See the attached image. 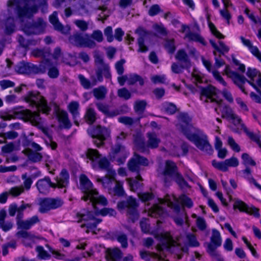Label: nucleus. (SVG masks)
Segmentation results:
<instances>
[{"mask_svg": "<svg viewBox=\"0 0 261 261\" xmlns=\"http://www.w3.org/2000/svg\"><path fill=\"white\" fill-rule=\"evenodd\" d=\"M25 101L32 108H36L38 112H32L25 110H20L13 112L14 117L24 120L25 121H30L33 125L39 126L41 125V117L39 112L48 114L51 108L48 106L45 98L39 93L35 92H29L24 97Z\"/></svg>", "mask_w": 261, "mask_h": 261, "instance_id": "1", "label": "nucleus"}, {"mask_svg": "<svg viewBox=\"0 0 261 261\" xmlns=\"http://www.w3.org/2000/svg\"><path fill=\"white\" fill-rule=\"evenodd\" d=\"M23 0H8L7 3L8 18L6 20V33H12L15 30V20L19 19L20 21L24 18H30L38 11L36 6L31 7L28 4L23 5Z\"/></svg>", "mask_w": 261, "mask_h": 261, "instance_id": "2", "label": "nucleus"}, {"mask_svg": "<svg viewBox=\"0 0 261 261\" xmlns=\"http://www.w3.org/2000/svg\"><path fill=\"white\" fill-rule=\"evenodd\" d=\"M87 158L91 161L93 168L99 167L101 169L108 171L109 174L106 175L103 178H97V181L101 183L105 188H107L109 191L111 190L113 184L117 181L115 178L116 173L114 170L110 168V163L105 158H100L101 155L96 149H88L87 152Z\"/></svg>", "mask_w": 261, "mask_h": 261, "instance_id": "3", "label": "nucleus"}, {"mask_svg": "<svg viewBox=\"0 0 261 261\" xmlns=\"http://www.w3.org/2000/svg\"><path fill=\"white\" fill-rule=\"evenodd\" d=\"M81 189L85 195L82 198L84 201L90 200L91 205L95 208L96 204L102 206L107 205L108 201L106 198L101 195H99L98 192L93 188V185L88 177L84 174L81 175L80 178Z\"/></svg>", "mask_w": 261, "mask_h": 261, "instance_id": "4", "label": "nucleus"}, {"mask_svg": "<svg viewBox=\"0 0 261 261\" xmlns=\"http://www.w3.org/2000/svg\"><path fill=\"white\" fill-rule=\"evenodd\" d=\"M159 201L161 204L166 205L176 214L173 218L177 225L182 226L184 222L187 223L188 216L185 208H181L180 204L177 198L174 196L167 195L164 199H160Z\"/></svg>", "mask_w": 261, "mask_h": 261, "instance_id": "5", "label": "nucleus"}, {"mask_svg": "<svg viewBox=\"0 0 261 261\" xmlns=\"http://www.w3.org/2000/svg\"><path fill=\"white\" fill-rule=\"evenodd\" d=\"M163 175L166 186H169L171 181L174 179L181 188L189 187L188 184L184 179L182 176L178 172L177 166L172 161H166Z\"/></svg>", "mask_w": 261, "mask_h": 261, "instance_id": "6", "label": "nucleus"}, {"mask_svg": "<svg viewBox=\"0 0 261 261\" xmlns=\"http://www.w3.org/2000/svg\"><path fill=\"white\" fill-rule=\"evenodd\" d=\"M138 206L139 203L136 199L132 196H129L117 203L119 211L122 213H125L128 220L133 223L139 219Z\"/></svg>", "mask_w": 261, "mask_h": 261, "instance_id": "7", "label": "nucleus"}, {"mask_svg": "<svg viewBox=\"0 0 261 261\" xmlns=\"http://www.w3.org/2000/svg\"><path fill=\"white\" fill-rule=\"evenodd\" d=\"M187 137L200 150L208 154L212 153V147L209 143L207 137L203 132L199 131L197 134H187Z\"/></svg>", "mask_w": 261, "mask_h": 261, "instance_id": "8", "label": "nucleus"}, {"mask_svg": "<svg viewBox=\"0 0 261 261\" xmlns=\"http://www.w3.org/2000/svg\"><path fill=\"white\" fill-rule=\"evenodd\" d=\"M148 138L147 142V146H145L144 140L139 137L135 140V144L138 149V150L143 153H148L149 150L147 148H150L151 149L156 148L159 146V144L161 142L160 139L158 137L156 134L154 133H147L146 134Z\"/></svg>", "mask_w": 261, "mask_h": 261, "instance_id": "9", "label": "nucleus"}, {"mask_svg": "<svg viewBox=\"0 0 261 261\" xmlns=\"http://www.w3.org/2000/svg\"><path fill=\"white\" fill-rule=\"evenodd\" d=\"M88 134L94 140L93 143L98 147L102 146L104 141L109 136L110 131L105 127L98 125L91 126L87 129Z\"/></svg>", "mask_w": 261, "mask_h": 261, "instance_id": "10", "label": "nucleus"}, {"mask_svg": "<svg viewBox=\"0 0 261 261\" xmlns=\"http://www.w3.org/2000/svg\"><path fill=\"white\" fill-rule=\"evenodd\" d=\"M148 165V160L138 154L135 153L134 156L130 159L127 163L128 169L137 173L136 178L139 180H142L139 173L142 169L141 166H146Z\"/></svg>", "mask_w": 261, "mask_h": 261, "instance_id": "11", "label": "nucleus"}, {"mask_svg": "<svg viewBox=\"0 0 261 261\" xmlns=\"http://www.w3.org/2000/svg\"><path fill=\"white\" fill-rule=\"evenodd\" d=\"M63 203V200L59 197L41 198L39 202L38 211L42 214L46 213L50 210L61 207Z\"/></svg>", "mask_w": 261, "mask_h": 261, "instance_id": "12", "label": "nucleus"}, {"mask_svg": "<svg viewBox=\"0 0 261 261\" xmlns=\"http://www.w3.org/2000/svg\"><path fill=\"white\" fill-rule=\"evenodd\" d=\"M15 70L20 74H39L45 72V67L42 65L38 66L24 62L18 63L15 67Z\"/></svg>", "mask_w": 261, "mask_h": 261, "instance_id": "13", "label": "nucleus"}, {"mask_svg": "<svg viewBox=\"0 0 261 261\" xmlns=\"http://www.w3.org/2000/svg\"><path fill=\"white\" fill-rule=\"evenodd\" d=\"M46 27V22L41 18H38L32 23L26 24L23 31L28 35L39 34L43 32Z\"/></svg>", "mask_w": 261, "mask_h": 261, "instance_id": "14", "label": "nucleus"}, {"mask_svg": "<svg viewBox=\"0 0 261 261\" xmlns=\"http://www.w3.org/2000/svg\"><path fill=\"white\" fill-rule=\"evenodd\" d=\"M229 74L230 78L232 80L234 83L239 87L244 93L247 94L243 86V85L247 82L256 90L258 93L261 94V90L252 81L248 80L244 75H242L237 72H230Z\"/></svg>", "mask_w": 261, "mask_h": 261, "instance_id": "15", "label": "nucleus"}, {"mask_svg": "<svg viewBox=\"0 0 261 261\" xmlns=\"http://www.w3.org/2000/svg\"><path fill=\"white\" fill-rule=\"evenodd\" d=\"M96 214L92 212H87L86 214L77 213V216L81 219L78 222L82 221H86L87 223L82 224L81 227H86L88 228L92 229L95 228L97 225L101 222L100 220L95 218Z\"/></svg>", "mask_w": 261, "mask_h": 261, "instance_id": "16", "label": "nucleus"}, {"mask_svg": "<svg viewBox=\"0 0 261 261\" xmlns=\"http://www.w3.org/2000/svg\"><path fill=\"white\" fill-rule=\"evenodd\" d=\"M112 149L114 155L113 158H111V160L113 162H115L119 165L124 164L128 154L125 147L118 142Z\"/></svg>", "mask_w": 261, "mask_h": 261, "instance_id": "17", "label": "nucleus"}, {"mask_svg": "<svg viewBox=\"0 0 261 261\" xmlns=\"http://www.w3.org/2000/svg\"><path fill=\"white\" fill-rule=\"evenodd\" d=\"M230 119L232 120V123L234 125L240 124L241 129H243L247 136L253 141L255 142L258 146L261 148L260 136L258 134H254L253 132H250L245 125L242 123L241 118L236 114H234V117H232Z\"/></svg>", "mask_w": 261, "mask_h": 261, "instance_id": "18", "label": "nucleus"}, {"mask_svg": "<svg viewBox=\"0 0 261 261\" xmlns=\"http://www.w3.org/2000/svg\"><path fill=\"white\" fill-rule=\"evenodd\" d=\"M217 95V89L213 86L210 85L206 87L201 88L200 99L205 102H208L210 100L211 102H216L220 105L222 100H217L214 97Z\"/></svg>", "mask_w": 261, "mask_h": 261, "instance_id": "19", "label": "nucleus"}, {"mask_svg": "<svg viewBox=\"0 0 261 261\" xmlns=\"http://www.w3.org/2000/svg\"><path fill=\"white\" fill-rule=\"evenodd\" d=\"M222 244L221 234L216 229L212 230V234L211 237V242L206 243L207 252L209 254L218 252L216 249L220 247Z\"/></svg>", "mask_w": 261, "mask_h": 261, "instance_id": "20", "label": "nucleus"}, {"mask_svg": "<svg viewBox=\"0 0 261 261\" xmlns=\"http://www.w3.org/2000/svg\"><path fill=\"white\" fill-rule=\"evenodd\" d=\"M36 186L40 194L46 195L49 192L50 188H56L57 185L51 181L49 177L45 176L39 179L36 184Z\"/></svg>", "mask_w": 261, "mask_h": 261, "instance_id": "21", "label": "nucleus"}, {"mask_svg": "<svg viewBox=\"0 0 261 261\" xmlns=\"http://www.w3.org/2000/svg\"><path fill=\"white\" fill-rule=\"evenodd\" d=\"M135 33L137 34L139 37L137 39L138 44L139 45V52L145 53L148 51V47L145 45V39L151 34L150 32L147 31L142 27H139L135 31Z\"/></svg>", "mask_w": 261, "mask_h": 261, "instance_id": "22", "label": "nucleus"}, {"mask_svg": "<svg viewBox=\"0 0 261 261\" xmlns=\"http://www.w3.org/2000/svg\"><path fill=\"white\" fill-rule=\"evenodd\" d=\"M50 22L53 24L55 30L63 34H67L69 32L70 28L68 25L63 26L59 21L58 13L56 11L49 16Z\"/></svg>", "mask_w": 261, "mask_h": 261, "instance_id": "23", "label": "nucleus"}, {"mask_svg": "<svg viewBox=\"0 0 261 261\" xmlns=\"http://www.w3.org/2000/svg\"><path fill=\"white\" fill-rule=\"evenodd\" d=\"M95 73L96 80L98 82H101L103 81V76L106 79L111 78L110 67L107 64L96 68Z\"/></svg>", "mask_w": 261, "mask_h": 261, "instance_id": "24", "label": "nucleus"}, {"mask_svg": "<svg viewBox=\"0 0 261 261\" xmlns=\"http://www.w3.org/2000/svg\"><path fill=\"white\" fill-rule=\"evenodd\" d=\"M161 243L156 246V249L159 252H161L165 249H169L172 246H174L176 242L168 236L162 235Z\"/></svg>", "mask_w": 261, "mask_h": 261, "instance_id": "25", "label": "nucleus"}, {"mask_svg": "<svg viewBox=\"0 0 261 261\" xmlns=\"http://www.w3.org/2000/svg\"><path fill=\"white\" fill-rule=\"evenodd\" d=\"M234 208H238L241 211L245 212L247 213L254 215L255 217H258L259 214L258 209L255 207L249 208L246 204L241 200H237L233 205Z\"/></svg>", "mask_w": 261, "mask_h": 261, "instance_id": "26", "label": "nucleus"}, {"mask_svg": "<svg viewBox=\"0 0 261 261\" xmlns=\"http://www.w3.org/2000/svg\"><path fill=\"white\" fill-rule=\"evenodd\" d=\"M175 58L181 63L182 68L189 69L191 66L190 60L185 50H178L175 56Z\"/></svg>", "mask_w": 261, "mask_h": 261, "instance_id": "27", "label": "nucleus"}, {"mask_svg": "<svg viewBox=\"0 0 261 261\" xmlns=\"http://www.w3.org/2000/svg\"><path fill=\"white\" fill-rule=\"evenodd\" d=\"M178 125L181 131L187 136V127L191 121V118L186 113H181L178 116Z\"/></svg>", "mask_w": 261, "mask_h": 261, "instance_id": "28", "label": "nucleus"}, {"mask_svg": "<svg viewBox=\"0 0 261 261\" xmlns=\"http://www.w3.org/2000/svg\"><path fill=\"white\" fill-rule=\"evenodd\" d=\"M246 74L250 78V81L253 83L256 81L258 86L261 88V73L258 70L255 68L249 67Z\"/></svg>", "mask_w": 261, "mask_h": 261, "instance_id": "29", "label": "nucleus"}, {"mask_svg": "<svg viewBox=\"0 0 261 261\" xmlns=\"http://www.w3.org/2000/svg\"><path fill=\"white\" fill-rule=\"evenodd\" d=\"M149 215L152 217H164L167 215L166 211L160 205L154 204L149 210Z\"/></svg>", "mask_w": 261, "mask_h": 261, "instance_id": "30", "label": "nucleus"}, {"mask_svg": "<svg viewBox=\"0 0 261 261\" xmlns=\"http://www.w3.org/2000/svg\"><path fill=\"white\" fill-rule=\"evenodd\" d=\"M85 38V35L79 32L74 33L69 37V41L70 42L77 46H83L84 40Z\"/></svg>", "mask_w": 261, "mask_h": 261, "instance_id": "31", "label": "nucleus"}, {"mask_svg": "<svg viewBox=\"0 0 261 261\" xmlns=\"http://www.w3.org/2000/svg\"><path fill=\"white\" fill-rule=\"evenodd\" d=\"M79 108V103L78 102L75 101L71 102L68 106L69 112L72 115L74 123L77 125H79V122L76 120L79 116V112L78 111Z\"/></svg>", "mask_w": 261, "mask_h": 261, "instance_id": "32", "label": "nucleus"}, {"mask_svg": "<svg viewBox=\"0 0 261 261\" xmlns=\"http://www.w3.org/2000/svg\"><path fill=\"white\" fill-rule=\"evenodd\" d=\"M69 177V176L68 172L65 169L62 170L60 174L59 178L57 180V186L65 187L68 183Z\"/></svg>", "mask_w": 261, "mask_h": 261, "instance_id": "33", "label": "nucleus"}, {"mask_svg": "<svg viewBox=\"0 0 261 261\" xmlns=\"http://www.w3.org/2000/svg\"><path fill=\"white\" fill-rule=\"evenodd\" d=\"M108 254L112 261H121L123 253L118 248H114L108 250Z\"/></svg>", "mask_w": 261, "mask_h": 261, "instance_id": "34", "label": "nucleus"}, {"mask_svg": "<svg viewBox=\"0 0 261 261\" xmlns=\"http://www.w3.org/2000/svg\"><path fill=\"white\" fill-rule=\"evenodd\" d=\"M59 121L61 123L64 127L65 128H69L71 126V124L68 119V114L65 111H61L58 114Z\"/></svg>", "mask_w": 261, "mask_h": 261, "instance_id": "35", "label": "nucleus"}, {"mask_svg": "<svg viewBox=\"0 0 261 261\" xmlns=\"http://www.w3.org/2000/svg\"><path fill=\"white\" fill-rule=\"evenodd\" d=\"M33 55L36 57H41L49 61V57L51 56L50 51L48 48L36 49L33 51Z\"/></svg>", "mask_w": 261, "mask_h": 261, "instance_id": "36", "label": "nucleus"}, {"mask_svg": "<svg viewBox=\"0 0 261 261\" xmlns=\"http://www.w3.org/2000/svg\"><path fill=\"white\" fill-rule=\"evenodd\" d=\"M78 77L81 84L86 89H90L92 87L96 85L97 82L96 79H94L92 82H90L89 80L82 74L79 75Z\"/></svg>", "mask_w": 261, "mask_h": 261, "instance_id": "37", "label": "nucleus"}, {"mask_svg": "<svg viewBox=\"0 0 261 261\" xmlns=\"http://www.w3.org/2000/svg\"><path fill=\"white\" fill-rule=\"evenodd\" d=\"M107 92V89L104 86H100L93 90V95L97 99H103Z\"/></svg>", "mask_w": 261, "mask_h": 261, "instance_id": "38", "label": "nucleus"}, {"mask_svg": "<svg viewBox=\"0 0 261 261\" xmlns=\"http://www.w3.org/2000/svg\"><path fill=\"white\" fill-rule=\"evenodd\" d=\"M85 118L88 123H93L96 120V113L94 110L91 108H88L85 114Z\"/></svg>", "mask_w": 261, "mask_h": 261, "instance_id": "39", "label": "nucleus"}, {"mask_svg": "<svg viewBox=\"0 0 261 261\" xmlns=\"http://www.w3.org/2000/svg\"><path fill=\"white\" fill-rule=\"evenodd\" d=\"M17 40L20 45L23 48H27L30 45H35L37 43V41L33 40H26L21 35H18Z\"/></svg>", "mask_w": 261, "mask_h": 261, "instance_id": "40", "label": "nucleus"}, {"mask_svg": "<svg viewBox=\"0 0 261 261\" xmlns=\"http://www.w3.org/2000/svg\"><path fill=\"white\" fill-rule=\"evenodd\" d=\"M137 82H139V84L141 86H143L144 84L143 79L141 76L138 74L130 75L129 77H128L127 84L128 85H134Z\"/></svg>", "mask_w": 261, "mask_h": 261, "instance_id": "41", "label": "nucleus"}, {"mask_svg": "<svg viewBox=\"0 0 261 261\" xmlns=\"http://www.w3.org/2000/svg\"><path fill=\"white\" fill-rule=\"evenodd\" d=\"M109 193H113L114 195L122 196L124 194V191L122 188V186L120 182L116 181L113 189L109 191Z\"/></svg>", "mask_w": 261, "mask_h": 261, "instance_id": "42", "label": "nucleus"}, {"mask_svg": "<svg viewBox=\"0 0 261 261\" xmlns=\"http://www.w3.org/2000/svg\"><path fill=\"white\" fill-rule=\"evenodd\" d=\"M62 61L69 66H74L77 63L76 57L69 54H66L63 56Z\"/></svg>", "mask_w": 261, "mask_h": 261, "instance_id": "43", "label": "nucleus"}, {"mask_svg": "<svg viewBox=\"0 0 261 261\" xmlns=\"http://www.w3.org/2000/svg\"><path fill=\"white\" fill-rule=\"evenodd\" d=\"M186 37L190 40L198 42L203 45H206L204 39L198 34L190 32L186 34Z\"/></svg>", "mask_w": 261, "mask_h": 261, "instance_id": "44", "label": "nucleus"}, {"mask_svg": "<svg viewBox=\"0 0 261 261\" xmlns=\"http://www.w3.org/2000/svg\"><path fill=\"white\" fill-rule=\"evenodd\" d=\"M140 118L134 119L127 116H122L118 118V121L125 125L130 126L136 122H139Z\"/></svg>", "mask_w": 261, "mask_h": 261, "instance_id": "45", "label": "nucleus"}, {"mask_svg": "<svg viewBox=\"0 0 261 261\" xmlns=\"http://www.w3.org/2000/svg\"><path fill=\"white\" fill-rule=\"evenodd\" d=\"M36 250L38 253L37 256L41 259H47L50 257V255L44 249L42 246H37Z\"/></svg>", "mask_w": 261, "mask_h": 261, "instance_id": "46", "label": "nucleus"}, {"mask_svg": "<svg viewBox=\"0 0 261 261\" xmlns=\"http://www.w3.org/2000/svg\"><path fill=\"white\" fill-rule=\"evenodd\" d=\"M222 117L223 118L230 119L234 117V113L232 109L228 106H224L221 110Z\"/></svg>", "mask_w": 261, "mask_h": 261, "instance_id": "47", "label": "nucleus"}, {"mask_svg": "<svg viewBox=\"0 0 261 261\" xmlns=\"http://www.w3.org/2000/svg\"><path fill=\"white\" fill-rule=\"evenodd\" d=\"M147 103L145 100H137L135 102L134 109L136 112L142 113L145 110Z\"/></svg>", "mask_w": 261, "mask_h": 261, "instance_id": "48", "label": "nucleus"}, {"mask_svg": "<svg viewBox=\"0 0 261 261\" xmlns=\"http://www.w3.org/2000/svg\"><path fill=\"white\" fill-rule=\"evenodd\" d=\"M178 200H180L182 205V207L181 208H184V206L191 208L193 206V204L192 200L185 195H181Z\"/></svg>", "mask_w": 261, "mask_h": 261, "instance_id": "49", "label": "nucleus"}, {"mask_svg": "<svg viewBox=\"0 0 261 261\" xmlns=\"http://www.w3.org/2000/svg\"><path fill=\"white\" fill-rule=\"evenodd\" d=\"M165 47L170 54H173L175 50V46L173 39H167L165 40Z\"/></svg>", "mask_w": 261, "mask_h": 261, "instance_id": "50", "label": "nucleus"}, {"mask_svg": "<svg viewBox=\"0 0 261 261\" xmlns=\"http://www.w3.org/2000/svg\"><path fill=\"white\" fill-rule=\"evenodd\" d=\"M28 158L29 160L32 162H37L41 160L42 156L40 153L29 150L28 153Z\"/></svg>", "mask_w": 261, "mask_h": 261, "instance_id": "51", "label": "nucleus"}, {"mask_svg": "<svg viewBox=\"0 0 261 261\" xmlns=\"http://www.w3.org/2000/svg\"><path fill=\"white\" fill-rule=\"evenodd\" d=\"M243 159V164L246 166L248 167V165L255 166V162L251 158L248 154L244 153L242 155Z\"/></svg>", "mask_w": 261, "mask_h": 261, "instance_id": "52", "label": "nucleus"}, {"mask_svg": "<svg viewBox=\"0 0 261 261\" xmlns=\"http://www.w3.org/2000/svg\"><path fill=\"white\" fill-rule=\"evenodd\" d=\"M117 95L119 97L125 100H127L131 97V93L126 88L118 89Z\"/></svg>", "mask_w": 261, "mask_h": 261, "instance_id": "53", "label": "nucleus"}, {"mask_svg": "<svg viewBox=\"0 0 261 261\" xmlns=\"http://www.w3.org/2000/svg\"><path fill=\"white\" fill-rule=\"evenodd\" d=\"M18 134L14 131H9L6 133H0V137L6 140H13L18 137Z\"/></svg>", "mask_w": 261, "mask_h": 261, "instance_id": "54", "label": "nucleus"}, {"mask_svg": "<svg viewBox=\"0 0 261 261\" xmlns=\"http://www.w3.org/2000/svg\"><path fill=\"white\" fill-rule=\"evenodd\" d=\"M213 166L222 171H226L228 170V167L225 163V160L223 162H216L215 161H213L212 163Z\"/></svg>", "mask_w": 261, "mask_h": 261, "instance_id": "55", "label": "nucleus"}, {"mask_svg": "<svg viewBox=\"0 0 261 261\" xmlns=\"http://www.w3.org/2000/svg\"><path fill=\"white\" fill-rule=\"evenodd\" d=\"M96 211V213H98L102 216H106L107 215H109L110 216H113L116 214V212L114 210L110 208H103L101 209L99 212H98V208H95L93 207ZM96 207H97L96 206Z\"/></svg>", "mask_w": 261, "mask_h": 261, "instance_id": "56", "label": "nucleus"}, {"mask_svg": "<svg viewBox=\"0 0 261 261\" xmlns=\"http://www.w3.org/2000/svg\"><path fill=\"white\" fill-rule=\"evenodd\" d=\"M16 235L19 237L24 238V240L29 239L32 240V242L33 241V238H36L34 236L24 230L19 231L17 232Z\"/></svg>", "mask_w": 261, "mask_h": 261, "instance_id": "57", "label": "nucleus"}, {"mask_svg": "<svg viewBox=\"0 0 261 261\" xmlns=\"http://www.w3.org/2000/svg\"><path fill=\"white\" fill-rule=\"evenodd\" d=\"M125 63V60L124 59H121L120 61L116 63L115 67L116 69L117 72L119 75H122L123 73V65Z\"/></svg>", "mask_w": 261, "mask_h": 261, "instance_id": "58", "label": "nucleus"}, {"mask_svg": "<svg viewBox=\"0 0 261 261\" xmlns=\"http://www.w3.org/2000/svg\"><path fill=\"white\" fill-rule=\"evenodd\" d=\"M74 24L82 31H86L88 28V23L83 20H76Z\"/></svg>", "mask_w": 261, "mask_h": 261, "instance_id": "59", "label": "nucleus"}, {"mask_svg": "<svg viewBox=\"0 0 261 261\" xmlns=\"http://www.w3.org/2000/svg\"><path fill=\"white\" fill-rule=\"evenodd\" d=\"M83 46L93 48L96 46V43L93 40L89 38L88 34H85V38Z\"/></svg>", "mask_w": 261, "mask_h": 261, "instance_id": "60", "label": "nucleus"}, {"mask_svg": "<svg viewBox=\"0 0 261 261\" xmlns=\"http://www.w3.org/2000/svg\"><path fill=\"white\" fill-rule=\"evenodd\" d=\"M189 245L191 247H197L199 245V242L197 241L195 236L192 234H189L187 236Z\"/></svg>", "mask_w": 261, "mask_h": 261, "instance_id": "61", "label": "nucleus"}, {"mask_svg": "<svg viewBox=\"0 0 261 261\" xmlns=\"http://www.w3.org/2000/svg\"><path fill=\"white\" fill-rule=\"evenodd\" d=\"M91 37L98 42H101L103 40L102 33L100 30L94 31L91 34Z\"/></svg>", "mask_w": 261, "mask_h": 261, "instance_id": "62", "label": "nucleus"}, {"mask_svg": "<svg viewBox=\"0 0 261 261\" xmlns=\"http://www.w3.org/2000/svg\"><path fill=\"white\" fill-rule=\"evenodd\" d=\"M104 34L107 37V40L108 42H111L114 40V37L113 35L112 28L111 27H107L104 30Z\"/></svg>", "mask_w": 261, "mask_h": 261, "instance_id": "63", "label": "nucleus"}, {"mask_svg": "<svg viewBox=\"0 0 261 261\" xmlns=\"http://www.w3.org/2000/svg\"><path fill=\"white\" fill-rule=\"evenodd\" d=\"M153 29L159 34L161 35L165 36L167 34V31L166 28L162 24H155L153 25Z\"/></svg>", "mask_w": 261, "mask_h": 261, "instance_id": "64", "label": "nucleus"}]
</instances>
